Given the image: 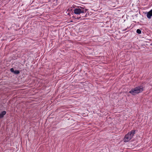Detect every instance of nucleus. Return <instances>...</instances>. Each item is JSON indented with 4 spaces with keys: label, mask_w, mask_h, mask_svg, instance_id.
<instances>
[{
    "label": "nucleus",
    "mask_w": 152,
    "mask_h": 152,
    "mask_svg": "<svg viewBox=\"0 0 152 152\" xmlns=\"http://www.w3.org/2000/svg\"><path fill=\"white\" fill-rule=\"evenodd\" d=\"M143 91V87L142 86L136 87L132 88L129 92L133 95H135L136 94L141 92Z\"/></svg>",
    "instance_id": "1"
},
{
    "label": "nucleus",
    "mask_w": 152,
    "mask_h": 152,
    "mask_svg": "<svg viewBox=\"0 0 152 152\" xmlns=\"http://www.w3.org/2000/svg\"><path fill=\"white\" fill-rule=\"evenodd\" d=\"M143 91V87L142 86L136 87L132 88L129 92L133 95H135L136 94L141 92Z\"/></svg>",
    "instance_id": "2"
},
{
    "label": "nucleus",
    "mask_w": 152,
    "mask_h": 152,
    "mask_svg": "<svg viewBox=\"0 0 152 152\" xmlns=\"http://www.w3.org/2000/svg\"><path fill=\"white\" fill-rule=\"evenodd\" d=\"M135 133V130H132L129 132L126 135H125L124 138V141L127 142L129 141L132 138Z\"/></svg>",
    "instance_id": "3"
},
{
    "label": "nucleus",
    "mask_w": 152,
    "mask_h": 152,
    "mask_svg": "<svg viewBox=\"0 0 152 152\" xmlns=\"http://www.w3.org/2000/svg\"><path fill=\"white\" fill-rule=\"evenodd\" d=\"M88 9L84 7H80L74 10V13L77 15H80L81 13H86Z\"/></svg>",
    "instance_id": "4"
},
{
    "label": "nucleus",
    "mask_w": 152,
    "mask_h": 152,
    "mask_svg": "<svg viewBox=\"0 0 152 152\" xmlns=\"http://www.w3.org/2000/svg\"><path fill=\"white\" fill-rule=\"evenodd\" d=\"M152 16V9L150 11L148 12L147 15V17L149 19L151 18V16Z\"/></svg>",
    "instance_id": "5"
},
{
    "label": "nucleus",
    "mask_w": 152,
    "mask_h": 152,
    "mask_svg": "<svg viewBox=\"0 0 152 152\" xmlns=\"http://www.w3.org/2000/svg\"><path fill=\"white\" fill-rule=\"evenodd\" d=\"M6 112L5 111H3L0 113V119L2 118L4 115L6 114Z\"/></svg>",
    "instance_id": "6"
},
{
    "label": "nucleus",
    "mask_w": 152,
    "mask_h": 152,
    "mask_svg": "<svg viewBox=\"0 0 152 152\" xmlns=\"http://www.w3.org/2000/svg\"><path fill=\"white\" fill-rule=\"evenodd\" d=\"M52 1L54 6H56L58 4V0H52Z\"/></svg>",
    "instance_id": "7"
},
{
    "label": "nucleus",
    "mask_w": 152,
    "mask_h": 152,
    "mask_svg": "<svg viewBox=\"0 0 152 152\" xmlns=\"http://www.w3.org/2000/svg\"><path fill=\"white\" fill-rule=\"evenodd\" d=\"M20 73V72L18 70H15L14 72V73L16 74H19Z\"/></svg>",
    "instance_id": "8"
},
{
    "label": "nucleus",
    "mask_w": 152,
    "mask_h": 152,
    "mask_svg": "<svg viewBox=\"0 0 152 152\" xmlns=\"http://www.w3.org/2000/svg\"><path fill=\"white\" fill-rule=\"evenodd\" d=\"M136 32L138 34H140L141 33V31L140 29H137V30Z\"/></svg>",
    "instance_id": "9"
},
{
    "label": "nucleus",
    "mask_w": 152,
    "mask_h": 152,
    "mask_svg": "<svg viewBox=\"0 0 152 152\" xmlns=\"http://www.w3.org/2000/svg\"><path fill=\"white\" fill-rule=\"evenodd\" d=\"M10 71L11 72H13L14 73V69L13 68H11L10 69Z\"/></svg>",
    "instance_id": "10"
},
{
    "label": "nucleus",
    "mask_w": 152,
    "mask_h": 152,
    "mask_svg": "<svg viewBox=\"0 0 152 152\" xmlns=\"http://www.w3.org/2000/svg\"><path fill=\"white\" fill-rule=\"evenodd\" d=\"M72 7L71 8H69L68 10H72Z\"/></svg>",
    "instance_id": "11"
},
{
    "label": "nucleus",
    "mask_w": 152,
    "mask_h": 152,
    "mask_svg": "<svg viewBox=\"0 0 152 152\" xmlns=\"http://www.w3.org/2000/svg\"><path fill=\"white\" fill-rule=\"evenodd\" d=\"M80 18H81V17H77V18H76H76H77V19H79Z\"/></svg>",
    "instance_id": "12"
},
{
    "label": "nucleus",
    "mask_w": 152,
    "mask_h": 152,
    "mask_svg": "<svg viewBox=\"0 0 152 152\" xmlns=\"http://www.w3.org/2000/svg\"><path fill=\"white\" fill-rule=\"evenodd\" d=\"M126 30V29H123V30H122V31H125Z\"/></svg>",
    "instance_id": "13"
},
{
    "label": "nucleus",
    "mask_w": 152,
    "mask_h": 152,
    "mask_svg": "<svg viewBox=\"0 0 152 152\" xmlns=\"http://www.w3.org/2000/svg\"><path fill=\"white\" fill-rule=\"evenodd\" d=\"M152 46V43L150 44Z\"/></svg>",
    "instance_id": "14"
}]
</instances>
